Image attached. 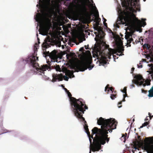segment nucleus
Wrapping results in <instances>:
<instances>
[{
    "label": "nucleus",
    "mask_w": 153,
    "mask_h": 153,
    "mask_svg": "<svg viewBox=\"0 0 153 153\" xmlns=\"http://www.w3.org/2000/svg\"><path fill=\"white\" fill-rule=\"evenodd\" d=\"M75 116L82 124L85 132L87 134L90 143V147L94 152L98 151L102 148L101 145H104L106 141H109L108 138V131L111 133L112 130L116 128L117 121L113 118L105 119L102 117L97 119V124L101 126V129L94 127L92 130V134L90 137V133L87 131L88 130V126L85 119L82 117V114H80Z\"/></svg>",
    "instance_id": "obj_1"
},
{
    "label": "nucleus",
    "mask_w": 153,
    "mask_h": 153,
    "mask_svg": "<svg viewBox=\"0 0 153 153\" xmlns=\"http://www.w3.org/2000/svg\"><path fill=\"white\" fill-rule=\"evenodd\" d=\"M136 0H120L123 8L119 4H117L116 10L118 16L117 19L114 27L119 28V25L125 24L126 26L131 25L137 28L139 27H144L146 25V19H142L140 21L136 18L134 13L140 9L136 7L135 2Z\"/></svg>",
    "instance_id": "obj_2"
},
{
    "label": "nucleus",
    "mask_w": 153,
    "mask_h": 153,
    "mask_svg": "<svg viewBox=\"0 0 153 153\" xmlns=\"http://www.w3.org/2000/svg\"><path fill=\"white\" fill-rule=\"evenodd\" d=\"M36 51L35 50L34 53L28 56L25 59H21L22 61L25 63V62L28 64L29 67L32 68L31 70L34 71L38 75H45V71L47 70L51 71V68L47 65H44L40 66L37 62L38 61V57L37 56Z\"/></svg>",
    "instance_id": "obj_3"
},
{
    "label": "nucleus",
    "mask_w": 153,
    "mask_h": 153,
    "mask_svg": "<svg viewBox=\"0 0 153 153\" xmlns=\"http://www.w3.org/2000/svg\"><path fill=\"white\" fill-rule=\"evenodd\" d=\"M63 89L67 94L71 105V109L75 116L80 114H83L86 109H88L83 100L82 98L76 99L72 97L71 93L64 87Z\"/></svg>",
    "instance_id": "obj_4"
},
{
    "label": "nucleus",
    "mask_w": 153,
    "mask_h": 153,
    "mask_svg": "<svg viewBox=\"0 0 153 153\" xmlns=\"http://www.w3.org/2000/svg\"><path fill=\"white\" fill-rule=\"evenodd\" d=\"M114 54H116V55L119 56H122L124 55L123 53H120V54L117 53L115 50L109 48L106 49L105 51L97 50L96 51L94 54H93V55L95 56L94 57L97 58L98 60L99 66H103L105 67L106 65L108 64V63L107 62V61H108V59H111L112 55L114 61L116 62V57L117 59L118 57H117L116 56L113 55Z\"/></svg>",
    "instance_id": "obj_5"
},
{
    "label": "nucleus",
    "mask_w": 153,
    "mask_h": 153,
    "mask_svg": "<svg viewBox=\"0 0 153 153\" xmlns=\"http://www.w3.org/2000/svg\"><path fill=\"white\" fill-rule=\"evenodd\" d=\"M74 72L73 70H68L65 75L62 74H53L52 75L53 79L52 82H54L56 81H62L63 79L65 81H68L69 78H71L75 77L74 74Z\"/></svg>",
    "instance_id": "obj_6"
},
{
    "label": "nucleus",
    "mask_w": 153,
    "mask_h": 153,
    "mask_svg": "<svg viewBox=\"0 0 153 153\" xmlns=\"http://www.w3.org/2000/svg\"><path fill=\"white\" fill-rule=\"evenodd\" d=\"M149 32L152 33L153 34V28H151L149 30ZM151 41L153 43V45H151L152 47L150 45H149L146 43L144 44L143 46L144 48H146L149 51L148 53L145 55V58L147 59V61H145V59H143V62H145L147 63L148 62H151L153 59V38L151 39Z\"/></svg>",
    "instance_id": "obj_7"
},
{
    "label": "nucleus",
    "mask_w": 153,
    "mask_h": 153,
    "mask_svg": "<svg viewBox=\"0 0 153 153\" xmlns=\"http://www.w3.org/2000/svg\"><path fill=\"white\" fill-rule=\"evenodd\" d=\"M133 76L134 79L132 80V83L136 85L137 86H141L142 85L143 87H144L146 85L149 86L150 85V82L146 83V80L143 78L141 75L139 74H133Z\"/></svg>",
    "instance_id": "obj_8"
},
{
    "label": "nucleus",
    "mask_w": 153,
    "mask_h": 153,
    "mask_svg": "<svg viewBox=\"0 0 153 153\" xmlns=\"http://www.w3.org/2000/svg\"><path fill=\"white\" fill-rule=\"evenodd\" d=\"M46 56H49L51 59V65L52 63L56 62L57 63L60 62L61 58L59 57V54L58 52L56 50H54L51 53L49 51L46 52L45 55Z\"/></svg>",
    "instance_id": "obj_9"
},
{
    "label": "nucleus",
    "mask_w": 153,
    "mask_h": 153,
    "mask_svg": "<svg viewBox=\"0 0 153 153\" xmlns=\"http://www.w3.org/2000/svg\"><path fill=\"white\" fill-rule=\"evenodd\" d=\"M72 6L77 13L85 11L86 9L83 2L80 0H73Z\"/></svg>",
    "instance_id": "obj_10"
},
{
    "label": "nucleus",
    "mask_w": 153,
    "mask_h": 153,
    "mask_svg": "<svg viewBox=\"0 0 153 153\" xmlns=\"http://www.w3.org/2000/svg\"><path fill=\"white\" fill-rule=\"evenodd\" d=\"M150 144L146 143L142 147V149L147 153H153V137H149Z\"/></svg>",
    "instance_id": "obj_11"
},
{
    "label": "nucleus",
    "mask_w": 153,
    "mask_h": 153,
    "mask_svg": "<svg viewBox=\"0 0 153 153\" xmlns=\"http://www.w3.org/2000/svg\"><path fill=\"white\" fill-rule=\"evenodd\" d=\"M134 35L133 33L129 34L125 36V39H126L127 42L128 43H130L132 42L134 43L133 38H135Z\"/></svg>",
    "instance_id": "obj_12"
},
{
    "label": "nucleus",
    "mask_w": 153,
    "mask_h": 153,
    "mask_svg": "<svg viewBox=\"0 0 153 153\" xmlns=\"http://www.w3.org/2000/svg\"><path fill=\"white\" fill-rule=\"evenodd\" d=\"M87 69L86 66L84 65H78L77 69H75V71L77 72L79 71H84Z\"/></svg>",
    "instance_id": "obj_13"
},
{
    "label": "nucleus",
    "mask_w": 153,
    "mask_h": 153,
    "mask_svg": "<svg viewBox=\"0 0 153 153\" xmlns=\"http://www.w3.org/2000/svg\"><path fill=\"white\" fill-rule=\"evenodd\" d=\"M151 62H152V63L151 64H148L147 66L149 67V71H147V72L149 73V74H150L151 76L152 79H153V59Z\"/></svg>",
    "instance_id": "obj_14"
},
{
    "label": "nucleus",
    "mask_w": 153,
    "mask_h": 153,
    "mask_svg": "<svg viewBox=\"0 0 153 153\" xmlns=\"http://www.w3.org/2000/svg\"><path fill=\"white\" fill-rule=\"evenodd\" d=\"M124 91H123L122 90H121V92H122L123 93H124L125 94H124L123 95V100L122 101H120V102H119L118 103V105H120L121 104L122 102H125V98L126 97H128V96H127V94H126L127 93V88L126 87H125L124 88Z\"/></svg>",
    "instance_id": "obj_15"
},
{
    "label": "nucleus",
    "mask_w": 153,
    "mask_h": 153,
    "mask_svg": "<svg viewBox=\"0 0 153 153\" xmlns=\"http://www.w3.org/2000/svg\"><path fill=\"white\" fill-rule=\"evenodd\" d=\"M7 132H10V135H13L15 137H16L17 136V135L18 134V133L17 132H15L14 131H10L9 130H6V131L4 132H3L2 134H4Z\"/></svg>",
    "instance_id": "obj_16"
},
{
    "label": "nucleus",
    "mask_w": 153,
    "mask_h": 153,
    "mask_svg": "<svg viewBox=\"0 0 153 153\" xmlns=\"http://www.w3.org/2000/svg\"><path fill=\"white\" fill-rule=\"evenodd\" d=\"M109 85L108 84L105 88V92L107 91V93H108V92L109 91H110L112 92V93H113L114 91V89L112 87L110 88L109 87Z\"/></svg>",
    "instance_id": "obj_17"
},
{
    "label": "nucleus",
    "mask_w": 153,
    "mask_h": 153,
    "mask_svg": "<svg viewBox=\"0 0 153 153\" xmlns=\"http://www.w3.org/2000/svg\"><path fill=\"white\" fill-rule=\"evenodd\" d=\"M149 94L148 96L149 97H153V86L150 88V90L148 91Z\"/></svg>",
    "instance_id": "obj_18"
},
{
    "label": "nucleus",
    "mask_w": 153,
    "mask_h": 153,
    "mask_svg": "<svg viewBox=\"0 0 153 153\" xmlns=\"http://www.w3.org/2000/svg\"><path fill=\"white\" fill-rule=\"evenodd\" d=\"M94 33L96 35V36H97L96 35V34L97 33V32H94ZM101 34H102V35H103V33L102 31L101 33H99L97 34V36H98V38L100 39H102L103 38V36L101 35Z\"/></svg>",
    "instance_id": "obj_19"
},
{
    "label": "nucleus",
    "mask_w": 153,
    "mask_h": 153,
    "mask_svg": "<svg viewBox=\"0 0 153 153\" xmlns=\"http://www.w3.org/2000/svg\"><path fill=\"white\" fill-rule=\"evenodd\" d=\"M124 51V48L122 47H120L118 49L117 52L120 53L121 52H123Z\"/></svg>",
    "instance_id": "obj_20"
},
{
    "label": "nucleus",
    "mask_w": 153,
    "mask_h": 153,
    "mask_svg": "<svg viewBox=\"0 0 153 153\" xmlns=\"http://www.w3.org/2000/svg\"><path fill=\"white\" fill-rule=\"evenodd\" d=\"M110 98L112 100H113L116 98L115 95L114 94H111L110 96Z\"/></svg>",
    "instance_id": "obj_21"
},
{
    "label": "nucleus",
    "mask_w": 153,
    "mask_h": 153,
    "mask_svg": "<svg viewBox=\"0 0 153 153\" xmlns=\"http://www.w3.org/2000/svg\"><path fill=\"white\" fill-rule=\"evenodd\" d=\"M149 124V122H145L144 123L142 124L144 126H146Z\"/></svg>",
    "instance_id": "obj_22"
},
{
    "label": "nucleus",
    "mask_w": 153,
    "mask_h": 153,
    "mask_svg": "<svg viewBox=\"0 0 153 153\" xmlns=\"http://www.w3.org/2000/svg\"><path fill=\"white\" fill-rule=\"evenodd\" d=\"M137 68H141L143 67L142 65H141V63L140 62L139 63V64H137Z\"/></svg>",
    "instance_id": "obj_23"
},
{
    "label": "nucleus",
    "mask_w": 153,
    "mask_h": 153,
    "mask_svg": "<svg viewBox=\"0 0 153 153\" xmlns=\"http://www.w3.org/2000/svg\"><path fill=\"white\" fill-rule=\"evenodd\" d=\"M94 4V9H95V10H96V13H97V16H99V13H98V10L97 9V8L95 6V4Z\"/></svg>",
    "instance_id": "obj_24"
},
{
    "label": "nucleus",
    "mask_w": 153,
    "mask_h": 153,
    "mask_svg": "<svg viewBox=\"0 0 153 153\" xmlns=\"http://www.w3.org/2000/svg\"><path fill=\"white\" fill-rule=\"evenodd\" d=\"M54 66H55V67L57 69H60V67L59 65H54Z\"/></svg>",
    "instance_id": "obj_25"
},
{
    "label": "nucleus",
    "mask_w": 153,
    "mask_h": 153,
    "mask_svg": "<svg viewBox=\"0 0 153 153\" xmlns=\"http://www.w3.org/2000/svg\"><path fill=\"white\" fill-rule=\"evenodd\" d=\"M141 91L142 93L146 94L147 93V91L146 90H145L144 89H142Z\"/></svg>",
    "instance_id": "obj_26"
},
{
    "label": "nucleus",
    "mask_w": 153,
    "mask_h": 153,
    "mask_svg": "<svg viewBox=\"0 0 153 153\" xmlns=\"http://www.w3.org/2000/svg\"><path fill=\"white\" fill-rule=\"evenodd\" d=\"M84 50V47H82L79 50V51L80 52H82Z\"/></svg>",
    "instance_id": "obj_27"
},
{
    "label": "nucleus",
    "mask_w": 153,
    "mask_h": 153,
    "mask_svg": "<svg viewBox=\"0 0 153 153\" xmlns=\"http://www.w3.org/2000/svg\"><path fill=\"white\" fill-rule=\"evenodd\" d=\"M93 68V66L91 65V66H90L88 68V69L89 70H91L92 68Z\"/></svg>",
    "instance_id": "obj_28"
},
{
    "label": "nucleus",
    "mask_w": 153,
    "mask_h": 153,
    "mask_svg": "<svg viewBox=\"0 0 153 153\" xmlns=\"http://www.w3.org/2000/svg\"><path fill=\"white\" fill-rule=\"evenodd\" d=\"M39 34H40L42 35H43V36H46V33H41L40 32H39Z\"/></svg>",
    "instance_id": "obj_29"
},
{
    "label": "nucleus",
    "mask_w": 153,
    "mask_h": 153,
    "mask_svg": "<svg viewBox=\"0 0 153 153\" xmlns=\"http://www.w3.org/2000/svg\"><path fill=\"white\" fill-rule=\"evenodd\" d=\"M136 31L137 32H141L142 31V30L138 29L137 30H136Z\"/></svg>",
    "instance_id": "obj_30"
},
{
    "label": "nucleus",
    "mask_w": 153,
    "mask_h": 153,
    "mask_svg": "<svg viewBox=\"0 0 153 153\" xmlns=\"http://www.w3.org/2000/svg\"><path fill=\"white\" fill-rule=\"evenodd\" d=\"M38 34H36V36H37V40L38 41V43H40V42H39V39L38 37Z\"/></svg>",
    "instance_id": "obj_31"
},
{
    "label": "nucleus",
    "mask_w": 153,
    "mask_h": 153,
    "mask_svg": "<svg viewBox=\"0 0 153 153\" xmlns=\"http://www.w3.org/2000/svg\"><path fill=\"white\" fill-rule=\"evenodd\" d=\"M134 68H132L131 69V71L132 72H133L134 71Z\"/></svg>",
    "instance_id": "obj_32"
},
{
    "label": "nucleus",
    "mask_w": 153,
    "mask_h": 153,
    "mask_svg": "<svg viewBox=\"0 0 153 153\" xmlns=\"http://www.w3.org/2000/svg\"><path fill=\"white\" fill-rule=\"evenodd\" d=\"M102 16L103 17V19L104 20V22H106V21H107L106 19H105L104 18V17H103V15H102Z\"/></svg>",
    "instance_id": "obj_33"
},
{
    "label": "nucleus",
    "mask_w": 153,
    "mask_h": 153,
    "mask_svg": "<svg viewBox=\"0 0 153 153\" xmlns=\"http://www.w3.org/2000/svg\"><path fill=\"white\" fill-rule=\"evenodd\" d=\"M85 48L86 50L88 49V46H85Z\"/></svg>",
    "instance_id": "obj_34"
},
{
    "label": "nucleus",
    "mask_w": 153,
    "mask_h": 153,
    "mask_svg": "<svg viewBox=\"0 0 153 153\" xmlns=\"http://www.w3.org/2000/svg\"><path fill=\"white\" fill-rule=\"evenodd\" d=\"M130 86H131L132 88H134L135 87V86L132 85H130Z\"/></svg>",
    "instance_id": "obj_35"
},
{
    "label": "nucleus",
    "mask_w": 153,
    "mask_h": 153,
    "mask_svg": "<svg viewBox=\"0 0 153 153\" xmlns=\"http://www.w3.org/2000/svg\"><path fill=\"white\" fill-rule=\"evenodd\" d=\"M148 117H147L145 119V120L147 121L148 120Z\"/></svg>",
    "instance_id": "obj_36"
},
{
    "label": "nucleus",
    "mask_w": 153,
    "mask_h": 153,
    "mask_svg": "<svg viewBox=\"0 0 153 153\" xmlns=\"http://www.w3.org/2000/svg\"><path fill=\"white\" fill-rule=\"evenodd\" d=\"M133 148L134 149V150L135 151L136 149H138V148L137 147H133Z\"/></svg>",
    "instance_id": "obj_37"
},
{
    "label": "nucleus",
    "mask_w": 153,
    "mask_h": 153,
    "mask_svg": "<svg viewBox=\"0 0 153 153\" xmlns=\"http://www.w3.org/2000/svg\"><path fill=\"white\" fill-rule=\"evenodd\" d=\"M143 127H144V126H143V125H142L140 126V128H143Z\"/></svg>",
    "instance_id": "obj_38"
},
{
    "label": "nucleus",
    "mask_w": 153,
    "mask_h": 153,
    "mask_svg": "<svg viewBox=\"0 0 153 153\" xmlns=\"http://www.w3.org/2000/svg\"><path fill=\"white\" fill-rule=\"evenodd\" d=\"M122 107V105H120V106H118V107L119 108H121V107Z\"/></svg>",
    "instance_id": "obj_39"
},
{
    "label": "nucleus",
    "mask_w": 153,
    "mask_h": 153,
    "mask_svg": "<svg viewBox=\"0 0 153 153\" xmlns=\"http://www.w3.org/2000/svg\"><path fill=\"white\" fill-rule=\"evenodd\" d=\"M91 149L90 148L89 153H91Z\"/></svg>",
    "instance_id": "obj_40"
},
{
    "label": "nucleus",
    "mask_w": 153,
    "mask_h": 153,
    "mask_svg": "<svg viewBox=\"0 0 153 153\" xmlns=\"http://www.w3.org/2000/svg\"><path fill=\"white\" fill-rule=\"evenodd\" d=\"M135 151V150H134H134L133 149V150H132V152L134 153Z\"/></svg>",
    "instance_id": "obj_41"
},
{
    "label": "nucleus",
    "mask_w": 153,
    "mask_h": 153,
    "mask_svg": "<svg viewBox=\"0 0 153 153\" xmlns=\"http://www.w3.org/2000/svg\"><path fill=\"white\" fill-rule=\"evenodd\" d=\"M151 114L149 113V112L148 113V115H149V116H150L151 115Z\"/></svg>",
    "instance_id": "obj_42"
},
{
    "label": "nucleus",
    "mask_w": 153,
    "mask_h": 153,
    "mask_svg": "<svg viewBox=\"0 0 153 153\" xmlns=\"http://www.w3.org/2000/svg\"><path fill=\"white\" fill-rule=\"evenodd\" d=\"M90 0L91 1V2L92 3V4H93L94 3V2H93V0Z\"/></svg>",
    "instance_id": "obj_43"
},
{
    "label": "nucleus",
    "mask_w": 153,
    "mask_h": 153,
    "mask_svg": "<svg viewBox=\"0 0 153 153\" xmlns=\"http://www.w3.org/2000/svg\"><path fill=\"white\" fill-rule=\"evenodd\" d=\"M153 117V115H152L151 117H150V119H152V118Z\"/></svg>",
    "instance_id": "obj_44"
},
{
    "label": "nucleus",
    "mask_w": 153,
    "mask_h": 153,
    "mask_svg": "<svg viewBox=\"0 0 153 153\" xmlns=\"http://www.w3.org/2000/svg\"><path fill=\"white\" fill-rule=\"evenodd\" d=\"M94 30H97V29H95V28H94Z\"/></svg>",
    "instance_id": "obj_45"
},
{
    "label": "nucleus",
    "mask_w": 153,
    "mask_h": 153,
    "mask_svg": "<svg viewBox=\"0 0 153 153\" xmlns=\"http://www.w3.org/2000/svg\"><path fill=\"white\" fill-rule=\"evenodd\" d=\"M65 0V1H71V0Z\"/></svg>",
    "instance_id": "obj_46"
},
{
    "label": "nucleus",
    "mask_w": 153,
    "mask_h": 153,
    "mask_svg": "<svg viewBox=\"0 0 153 153\" xmlns=\"http://www.w3.org/2000/svg\"><path fill=\"white\" fill-rule=\"evenodd\" d=\"M134 119H133V121L134 122Z\"/></svg>",
    "instance_id": "obj_47"
},
{
    "label": "nucleus",
    "mask_w": 153,
    "mask_h": 153,
    "mask_svg": "<svg viewBox=\"0 0 153 153\" xmlns=\"http://www.w3.org/2000/svg\"><path fill=\"white\" fill-rule=\"evenodd\" d=\"M103 24H104V25H105V26H105V23H104V22H103Z\"/></svg>",
    "instance_id": "obj_48"
},
{
    "label": "nucleus",
    "mask_w": 153,
    "mask_h": 153,
    "mask_svg": "<svg viewBox=\"0 0 153 153\" xmlns=\"http://www.w3.org/2000/svg\"><path fill=\"white\" fill-rule=\"evenodd\" d=\"M61 86L62 87H63V85H61Z\"/></svg>",
    "instance_id": "obj_49"
},
{
    "label": "nucleus",
    "mask_w": 153,
    "mask_h": 153,
    "mask_svg": "<svg viewBox=\"0 0 153 153\" xmlns=\"http://www.w3.org/2000/svg\"><path fill=\"white\" fill-rule=\"evenodd\" d=\"M143 1H146V0H143Z\"/></svg>",
    "instance_id": "obj_50"
},
{
    "label": "nucleus",
    "mask_w": 153,
    "mask_h": 153,
    "mask_svg": "<svg viewBox=\"0 0 153 153\" xmlns=\"http://www.w3.org/2000/svg\"><path fill=\"white\" fill-rule=\"evenodd\" d=\"M102 150H101L100 151V152H102Z\"/></svg>",
    "instance_id": "obj_51"
},
{
    "label": "nucleus",
    "mask_w": 153,
    "mask_h": 153,
    "mask_svg": "<svg viewBox=\"0 0 153 153\" xmlns=\"http://www.w3.org/2000/svg\"><path fill=\"white\" fill-rule=\"evenodd\" d=\"M44 77H46V76H44Z\"/></svg>",
    "instance_id": "obj_52"
}]
</instances>
